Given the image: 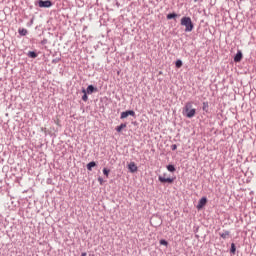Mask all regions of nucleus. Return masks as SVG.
I'll return each instance as SVG.
<instances>
[{
  "mask_svg": "<svg viewBox=\"0 0 256 256\" xmlns=\"http://www.w3.org/2000/svg\"><path fill=\"white\" fill-rule=\"evenodd\" d=\"M180 25H182V27H185V33H191V31L195 29V25L193 24L191 17H182Z\"/></svg>",
  "mask_w": 256,
  "mask_h": 256,
  "instance_id": "f257e3e1",
  "label": "nucleus"
},
{
  "mask_svg": "<svg viewBox=\"0 0 256 256\" xmlns=\"http://www.w3.org/2000/svg\"><path fill=\"white\" fill-rule=\"evenodd\" d=\"M197 113V110L193 108V102H187L183 108V115L188 119H193V116Z\"/></svg>",
  "mask_w": 256,
  "mask_h": 256,
  "instance_id": "f03ea898",
  "label": "nucleus"
},
{
  "mask_svg": "<svg viewBox=\"0 0 256 256\" xmlns=\"http://www.w3.org/2000/svg\"><path fill=\"white\" fill-rule=\"evenodd\" d=\"M38 6L41 9H49V7H53V2L51 0H39Z\"/></svg>",
  "mask_w": 256,
  "mask_h": 256,
  "instance_id": "7ed1b4c3",
  "label": "nucleus"
},
{
  "mask_svg": "<svg viewBox=\"0 0 256 256\" xmlns=\"http://www.w3.org/2000/svg\"><path fill=\"white\" fill-rule=\"evenodd\" d=\"M135 117V111L133 110H127L121 113L120 118L121 119H127L128 116Z\"/></svg>",
  "mask_w": 256,
  "mask_h": 256,
  "instance_id": "20e7f679",
  "label": "nucleus"
},
{
  "mask_svg": "<svg viewBox=\"0 0 256 256\" xmlns=\"http://www.w3.org/2000/svg\"><path fill=\"white\" fill-rule=\"evenodd\" d=\"M205 205H207V197H202L197 204L198 211L203 209Z\"/></svg>",
  "mask_w": 256,
  "mask_h": 256,
  "instance_id": "39448f33",
  "label": "nucleus"
},
{
  "mask_svg": "<svg viewBox=\"0 0 256 256\" xmlns=\"http://www.w3.org/2000/svg\"><path fill=\"white\" fill-rule=\"evenodd\" d=\"M243 61V52L241 50H238L236 55L234 56V63H241Z\"/></svg>",
  "mask_w": 256,
  "mask_h": 256,
  "instance_id": "423d86ee",
  "label": "nucleus"
},
{
  "mask_svg": "<svg viewBox=\"0 0 256 256\" xmlns=\"http://www.w3.org/2000/svg\"><path fill=\"white\" fill-rule=\"evenodd\" d=\"M158 181H160V183H169L171 185L175 181V178H165L164 176H159Z\"/></svg>",
  "mask_w": 256,
  "mask_h": 256,
  "instance_id": "0eeeda50",
  "label": "nucleus"
},
{
  "mask_svg": "<svg viewBox=\"0 0 256 256\" xmlns=\"http://www.w3.org/2000/svg\"><path fill=\"white\" fill-rule=\"evenodd\" d=\"M128 169L130 171V173H137V164H135V162H130L128 164Z\"/></svg>",
  "mask_w": 256,
  "mask_h": 256,
  "instance_id": "6e6552de",
  "label": "nucleus"
},
{
  "mask_svg": "<svg viewBox=\"0 0 256 256\" xmlns=\"http://www.w3.org/2000/svg\"><path fill=\"white\" fill-rule=\"evenodd\" d=\"M97 91H98V89L93 85H89L86 89V93L88 95H92V93H97Z\"/></svg>",
  "mask_w": 256,
  "mask_h": 256,
  "instance_id": "1a4fd4ad",
  "label": "nucleus"
},
{
  "mask_svg": "<svg viewBox=\"0 0 256 256\" xmlns=\"http://www.w3.org/2000/svg\"><path fill=\"white\" fill-rule=\"evenodd\" d=\"M82 93H83L82 101H85V102L89 101V96H87L88 93H87V90L85 88H82Z\"/></svg>",
  "mask_w": 256,
  "mask_h": 256,
  "instance_id": "9d476101",
  "label": "nucleus"
},
{
  "mask_svg": "<svg viewBox=\"0 0 256 256\" xmlns=\"http://www.w3.org/2000/svg\"><path fill=\"white\" fill-rule=\"evenodd\" d=\"M202 110L204 111V113H209V102L202 103Z\"/></svg>",
  "mask_w": 256,
  "mask_h": 256,
  "instance_id": "9b49d317",
  "label": "nucleus"
},
{
  "mask_svg": "<svg viewBox=\"0 0 256 256\" xmlns=\"http://www.w3.org/2000/svg\"><path fill=\"white\" fill-rule=\"evenodd\" d=\"M125 127H127V123H122L119 126H117L115 129H116L117 133H121V131H123V129H125Z\"/></svg>",
  "mask_w": 256,
  "mask_h": 256,
  "instance_id": "f8f14e48",
  "label": "nucleus"
},
{
  "mask_svg": "<svg viewBox=\"0 0 256 256\" xmlns=\"http://www.w3.org/2000/svg\"><path fill=\"white\" fill-rule=\"evenodd\" d=\"M93 167H97V162L92 161V162L87 164L88 171H93Z\"/></svg>",
  "mask_w": 256,
  "mask_h": 256,
  "instance_id": "ddd939ff",
  "label": "nucleus"
},
{
  "mask_svg": "<svg viewBox=\"0 0 256 256\" xmlns=\"http://www.w3.org/2000/svg\"><path fill=\"white\" fill-rule=\"evenodd\" d=\"M220 237L222 239H227L229 237V235H231V232H229L228 230L224 231L223 233H219Z\"/></svg>",
  "mask_w": 256,
  "mask_h": 256,
  "instance_id": "4468645a",
  "label": "nucleus"
},
{
  "mask_svg": "<svg viewBox=\"0 0 256 256\" xmlns=\"http://www.w3.org/2000/svg\"><path fill=\"white\" fill-rule=\"evenodd\" d=\"M18 33H19V35H21L22 37H25V35H27L28 31H27V29H25V28H19V29H18Z\"/></svg>",
  "mask_w": 256,
  "mask_h": 256,
  "instance_id": "2eb2a0df",
  "label": "nucleus"
},
{
  "mask_svg": "<svg viewBox=\"0 0 256 256\" xmlns=\"http://www.w3.org/2000/svg\"><path fill=\"white\" fill-rule=\"evenodd\" d=\"M27 56L30 57V59H37V52L29 51Z\"/></svg>",
  "mask_w": 256,
  "mask_h": 256,
  "instance_id": "dca6fc26",
  "label": "nucleus"
},
{
  "mask_svg": "<svg viewBox=\"0 0 256 256\" xmlns=\"http://www.w3.org/2000/svg\"><path fill=\"white\" fill-rule=\"evenodd\" d=\"M230 253L231 255H235V253H237V246H235V243L231 244Z\"/></svg>",
  "mask_w": 256,
  "mask_h": 256,
  "instance_id": "f3484780",
  "label": "nucleus"
},
{
  "mask_svg": "<svg viewBox=\"0 0 256 256\" xmlns=\"http://www.w3.org/2000/svg\"><path fill=\"white\" fill-rule=\"evenodd\" d=\"M177 17V13L173 12L170 14H167L166 19L171 20V19H175Z\"/></svg>",
  "mask_w": 256,
  "mask_h": 256,
  "instance_id": "a211bd4d",
  "label": "nucleus"
},
{
  "mask_svg": "<svg viewBox=\"0 0 256 256\" xmlns=\"http://www.w3.org/2000/svg\"><path fill=\"white\" fill-rule=\"evenodd\" d=\"M168 171H170V173H175L176 169L175 166L173 164H169L167 166Z\"/></svg>",
  "mask_w": 256,
  "mask_h": 256,
  "instance_id": "6ab92c4d",
  "label": "nucleus"
},
{
  "mask_svg": "<svg viewBox=\"0 0 256 256\" xmlns=\"http://www.w3.org/2000/svg\"><path fill=\"white\" fill-rule=\"evenodd\" d=\"M175 66H176L177 69H181V67H183V61L177 60L175 62Z\"/></svg>",
  "mask_w": 256,
  "mask_h": 256,
  "instance_id": "aec40b11",
  "label": "nucleus"
},
{
  "mask_svg": "<svg viewBox=\"0 0 256 256\" xmlns=\"http://www.w3.org/2000/svg\"><path fill=\"white\" fill-rule=\"evenodd\" d=\"M111 172V170L107 169V168H103V174L106 176V177H109V173Z\"/></svg>",
  "mask_w": 256,
  "mask_h": 256,
  "instance_id": "412c9836",
  "label": "nucleus"
},
{
  "mask_svg": "<svg viewBox=\"0 0 256 256\" xmlns=\"http://www.w3.org/2000/svg\"><path fill=\"white\" fill-rule=\"evenodd\" d=\"M160 245H164V247H167V245H169V242H167V240H165V239H161Z\"/></svg>",
  "mask_w": 256,
  "mask_h": 256,
  "instance_id": "4be33fe9",
  "label": "nucleus"
},
{
  "mask_svg": "<svg viewBox=\"0 0 256 256\" xmlns=\"http://www.w3.org/2000/svg\"><path fill=\"white\" fill-rule=\"evenodd\" d=\"M60 61H61V58H54L52 60V63H53V65H57V63H59Z\"/></svg>",
  "mask_w": 256,
  "mask_h": 256,
  "instance_id": "5701e85b",
  "label": "nucleus"
},
{
  "mask_svg": "<svg viewBox=\"0 0 256 256\" xmlns=\"http://www.w3.org/2000/svg\"><path fill=\"white\" fill-rule=\"evenodd\" d=\"M40 43H41V45H47V43H48L47 38H44Z\"/></svg>",
  "mask_w": 256,
  "mask_h": 256,
  "instance_id": "b1692460",
  "label": "nucleus"
},
{
  "mask_svg": "<svg viewBox=\"0 0 256 256\" xmlns=\"http://www.w3.org/2000/svg\"><path fill=\"white\" fill-rule=\"evenodd\" d=\"M33 21H34V19L32 18V19L27 23V27H31V25H33Z\"/></svg>",
  "mask_w": 256,
  "mask_h": 256,
  "instance_id": "393cba45",
  "label": "nucleus"
},
{
  "mask_svg": "<svg viewBox=\"0 0 256 256\" xmlns=\"http://www.w3.org/2000/svg\"><path fill=\"white\" fill-rule=\"evenodd\" d=\"M171 149H172V151H177V144H173V145L171 146Z\"/></svg>",
  "mask_w": 256,
  "mask_h": 256,
  "instance_id": "a878e982",
  "label": "nucleus"
},
{
  "mask_svg": "<svg viewBox=\"0 0 256 256\" xmlns=\"http://www.w3.org/2000/svg\"><path fill=\"white\" fill-rule=\"evenodd\" d=\"M98 182L100 183V185H103V179L101 177H98Z\"/></svg>",
  "mask_w": 256,
  "mask_h": 256,
  "instance_id": "bb28decb",
  "label": "nucleus"
},
{
  "mask_svg": "<svg viewBox=\"0 0 256 256\" xmlns=\"http://www.w3.org/2000/svg\"><path fill=\"white\" fill-rule=\"evenodd\" d=\"M81 256H87V252H83Z\"/></svg>",
  "mask_w": 256,
  "mask_h": 256,
  "instance_id": "cd10ccee",
  "label": "nucleus"
},
{
  "mask_svg": "<svg viewBox=\"0 0 256 256\" xmlns=\"http://www.w3.org/2000/svg\"><path fill=\"white\" fill-rule=\"evenodd\" d=\"M197 1H199V0H194V3H197Z\"/></svg>",
  "mask_w": 256,
  "mask_h": 256,
  "instance_id": "c85d7f7f",
  "label": "nucleus"
}]
</instances>
